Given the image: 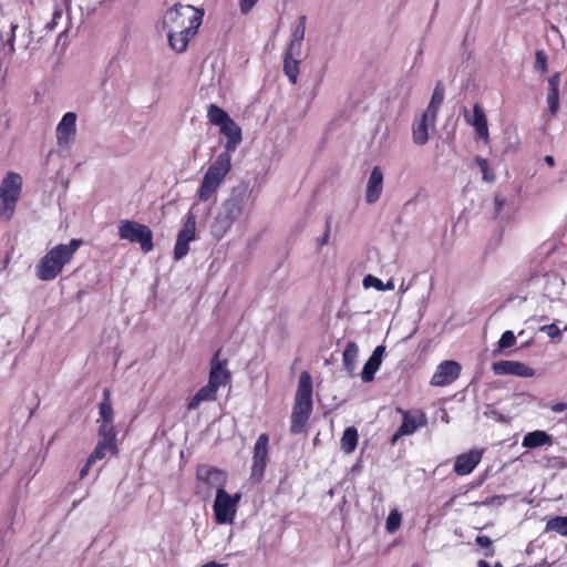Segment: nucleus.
I'll list each match as a JSON object with an SVG mask.
<instances>
[{"label":"nucleus","mask_w":567,"mask_h":567,"mask_svg":"<svg viewBox=\"0 0 567 567\" xmlns=\"http://www.w3.org/2000/svg\"><path fill=\"white\" fill-rule=\"evenodd\" d=\"M204 11L190 4L176 3L163 17V29L167 32L169 48L176 53L187 50L189 41L197 34Z\"/></svg>","instance_id":"nucleus-1"},{"label":"nucleus","mask_w":567,"mask_h":567,"mask_svg":"<svg viewBox=\"0 0 567 567\" xmlns=\"http://www.w3.org/2000/svg\"><path fill=\"white\" fill-rule=\"evenodd\" d=\"M312 393L311 375L308 371H303L299 375L291 412L290 433L293 435L300 434L307 429V423L313 410Z\"/></svg>","instance_id":"nucleus-2"},{"label":"nucleus","mask_w":567,"mask_h":567,"mask_svg":"<svg viewBox=\"0 0 567 567\" xmlns=\"http://www.w3.org/2000/svg\"><path fill=\"white\" fill-rule=\"evenodd\" d=\"M81 239L73 238L69 244H59L50 249L37 266V277L43 281L55 279L63 267L71 261L76 250L82 246Z\"/></svg>","instance_id":"nucleus-3"},{"label":"nucleus","mask_w":567,"mask_h":567,"mask_svg":"<svg viewBox=\"0 0 567 567\" xmlns=\"http://www.w3.org/2000/svg\"><path fill=\"white\" fill-rule=\"evenodd\" d=\"M247 198L248 184L231 189L229 197L223 203L221 210L215 218L216 231L224 235L231 228L233 224L243 215Z\"/></svg>","instance_id":"nucleus-4"},{"label":"nucleus","mask_w":567,"mask_h":567,"mask_svg":"<svg viewBox=\"0 0 567 567\" xmlns=\"http://www.w3.org/2000/svg\"><path fill=\"white\" fill-rule=\"evenodd\" d=\"M230 169L231 155L220 153L215 162L209 165L203 177L197 190L198 199L200 202H207L217 192Z\"/></svg>","instance_id":"nucleus-5"},{"label":"nucleus","mask_w":567,"mask_h":567,"mask_svg":"<svg viewBox=\"0 0 567 567\" xmlns=\"http://www.w3.org/2000/svg\"><path fill=\"white\" fill-rule=\"evenodd\" d=\"M23 186L22 176L8 172L0 184V219L9 221L16 213Z\"/></svg>","instance_id":"nucleus-6"},{"label":"nucleus","mask_w":567,"mask_h":567,"mask_svg":"<svg viewBox=\"0 0 567 567\" xmlns=\"http://www.w3.org/2000/svg\"><path fill=\"white\" fill-rule=\"evenodd\" d=\"M118 237L130 243H137L143 252L153 250V233L148 226L134 220H122L118 225Z\"/></svg>","instance_id":"nucleus-7"},{"label":"nucleus","mask_w":567,"mask_h":567,"mask_svg":"<svg viewBox=\"0 0 567 567\" xmlns=\"http://www.w3.org/2000/svg\"><path fill=\"white\" fill-rule=\"evenodd\" d=\"M240 498L239 493L229 495L225 488L217 491L213 506L217 524H231L234 522Z\"/></svg>","instance_id":"nucleus-8"},{"label":"nucleus","mask_w":567,"mask_h":567,"mask_svg":"<svg viewBox=\"0 0 567 567\" xmlns=\"http://www.w3.org/2000/svg\"><path fill=\"white\" fill-rule=\"evenodd\" d=\"M196 480L208 492H212L214 488L217 492L220 488H225L227 474L225 471L213 465L199 464L196 467Z\"/></svg>","instance_id":"nucleus-9"},{"label":"nucleus","mask_w":567,"mask_h":567,"mask_svg":"<svg viewBox=\"0 0 567 567\" xmlns=\"http://www.w3.org/2000/svg\"><path fill=\"white\" fill-rule=\"evenodd\" d=\"M462 367L453 360L441 362L433 373L430 384L432 386H446L452 384L461 374Z\"/></svg>","instance_id":"nucleus-10"},{"label":"nucleus","mask_w":567,"mask_h":567,"mask_svg":"<svg viewBox=\"0 0 567 567\" xmlns=\"http://www.w3.org/2000/svg\"><path fill=\"white\" fill-rule=\"evenodd\" d=\"M268 451H269V436L268 434H261L257 439L254 446V455H252V465H251V475L257 477H262L265 468L268 462Z\"/></svg>","instance_id":"nucleus-11"},{"label":"nucleus","mask_w":567,"mask_h":567,"mask_svg":"<svg viewBox=\"0 0 567 567\" xmlns=\"http://www.w3.org/2000/svg\"><path fill=\"white\" fill-rule=\"evenodd\" d=\"M221 349H218L210 360L208 383L219 390L230 381V372L226 369L227 360H220Z\"/></svg>","instance_id":"nucleus-12"},{"label":"nucleus","mask_w":567,"mask_h":567,"mask_svg":"<svg viewBox=\"0 0 567 567\" xmlns=\"http://www.w3.org/2000/svg\"><path fill=\"white\" fill-rule=\"evenodd\" d=\"M492 370L496 375H517L530 378L535 374V370L527 364L511 360H501L494 362Z\"/></svg>","instance_id":"nucleus-13"},{"label":"nucleus","mask_w":567,"mask_h":567,"mask_svg":"<svg viewBox=\"0 0 567 567\" xmlns=\"http://www.w3.org/2000/svg\"><path fill=\"white\" fill-rule=\"evenodd\" d=\"M402 413L403 421L399 429L392 436L391 442L394 444L399 439L405 435L413 434L419 427L425 425L426 419L423 413H419L417 415H413L409 411L399 410Z\"/></svg>","instance_id":"nucleus-14"},{"label":"nucleus","mask_w":567,"mask_h":567,"mask_svg":"<svg viewBox=\"0 0 567 567\" xmlns=\"http://www.w3.org/2000/svg\"><path fill=\"white\" fill-rule=\"evenodd\" d=\"M484 450H471L456 456L454 462V472L460 476L471 474L480 464Z\"/></svg>","instance_id":"nucleus-15"},{"label":"nucleus","mask_w":567,"mask_h":567,"mask_svg":"<svg viewBox=\"0 0 567 567\" xmlns=\"http://www.w3.org/2000/svg\"><path fill=\"white\" fill-rule=\"evenodd\" d=\"M76 134V114L65 113L56 126V142L60 146H68Z\"/></svg>","instance_id":"nucleus-16"},{"label":"nucleus","mask_w":567,"mask_h":567,"mask_svg":"<svg viewBox=\"0 0 567 567\" xmlns=\"http://www.w3.org/2000/svg\"><path fill=\"white\" fill-rule=\"evenodd\" d=\"M464 117L466 123L475 128L477 136L484 141L488 140V125L484 110L480 103H475L473 106V115L468 111L464 110Z\"/></svg>","instance_id":"nucleus-17"},{"label":"nucleus","mask_w":567,"mask_h":567,"mask_svg":"<svg viewBox=\"0 0 567 567\" xmlns=\"http://www.w3.org/2000/svg\"><path fill=\"white\" fill-rule=\"evenodd\" d=\"M218 127L220 133L227 138L225 150L221 153L230 155L243 141L241 127L233 118Z\"/></svg>","instance_id":"nucleus-18"},{"label":"nucleus","mask_w":567,"mask_h":567,"mask_svg":"<svg viewBox=\"0 0 567 567\" xmlns=\"http://www.w3.org/2000/svg\"><path fill=\"white\" fill-rule=\"evenodd\" d=\"M383 189V173L379 166H374L371 171L367 189L365 200L368 204H373L379 200Z\"/></svg>","instance_id":"nucleus-19"},{"label":"nucleus","mask_w":567,"mask_h":567,"mask_svg":"<svg viewBox=\"0 0 567 567\" xmlns=\"http://www.w3.org/2000/svg\"><path fill=\"white\" fill-rule=\"evenodd\" d=\"M385 351L384 346H378L371 357L363 365V370L361 372V379L363 382H371L374 380L375 372L380 369L382 362V355Z\"/></svg>","instance_id":"nucleus-20"},{"label":"nucleus","mask_w":567,"mask_h":567,"mask_svg":"<svg viewBox=\"0 0 567 567\" xmlns=\"http://www.w3.org/2000/svg\"><path fill=\"white\" fill-rule=\"evenodd\" d=\"M559 83L560 73L556 72L548 79L547 104L551 115H556L559 110Z\"/></svg>","instance_id":"nucleus-21"},{"label":"nucleus","mask_w":567,"mask_h":567,"mask_svg":"<svg viewBox=\"0 0 567 567\" xmlns=\"http://www.w3.org/2000/svg\"><path fill=\"white\" fill-rule=\"evenodd\" d=\"M218 389L207 383L202 386L194 396L188 400L187 410L193 411L196 410L202 402H210L215 401L217 398Z\"/></svg>","instance_id":"nucleus-22"},{"label":"nucleus","mask_w":567,"mask_h":567,"mask_svg":"<svg viewBox=\"0 0 567 567\" xmlns=\"http://www.w3.org/2000/svg\"><path fill=\"white\" fill-rule=\"evenodd\" d=\"M444 100V86L441 82H437L435 84V87L433 90L431 101L427 105V109L423 114H427L432 122L435 121L439 109Z\"/></svg>","instance_id":"nucleus-23"},{"label":"nucleus","mask_w":567,"mask_h":567,"mask_svg":"<svg viewBox=\"0 0 567 567\" xmlns=\"http://www.w3.org/2000/svg\"><path fill=\"white\" fill-rule=\"evenodd\" d=\"M427 114H422L421 117L413 123L412 126V137L413 142L416 145H424L429 141V130H427Z\"/></svg>","instance_id":"nucleus-24"},{"label":"nucleus","mask_w":567,"mask_h":567,"mask_svg":"<svg viewBox=\"0 0 567 567\" xmlns=\"http://www.w3.org/2000/svg\"><path fill=\"white\" fill-rule=\"evenodd\" d=\"M551 443V436L545 431L536 430L527 433L522 442V445L527 449H536Z\"/></svg>","instance_id":"nucleus-25"},{"label":"nucleus","mask_w":567,"mask_h":567,"mask_svg":"<svg viewBox=\"0 0 567 567\" xmlns=\"http://www.w3.org/2000/svg\"><path fill=\"white\" fill-rule=\"evenodd\" d=\"M359 348L354 341H349L342 353V363L349 374H353L357 367Z\"/></svg>","instance_id":"nucleus-26"},{"label":"nucleus","mask_w":567,"mask_h":567,"mask_svg":"<svg viewBox=\"0 0 567 567\" xmlns=\"http://www.w3.org/2000/svg\"><path fill=\"white\" fill-rule=\"evenodd\" d=\"M100 419L97 422L114 423V411L112 406L111 391L104 389L103 399L99 404Z\"/></svg>","instance_id":"nucleus-27"},{"label":"nucleus","mask_w":567,"mask_h":567,"mask_svg":"<svg viewBox=\"0 0 567 567\" xmlns=\"http://www.w3.org/2000/svg\"><path fill=\"white\" fill-rule=\"evenodd\" d=\"M99 431L97 434L100 436V441H104L111 444V449L113 450L114 456H117L118 449L116 445V431L114 427V423H105V422H99Z\"/></svg>","instance_id":"nucleus-28"},{"label":"nucleus","mask_w":567,"mask_h":567,"mask_svg":"<svg viewBox=\"0 0 567 567\" xmlns=\"http://www.w3.org/2000/svg\"><path fill=\"white\" fill-rule=\"evenodd\" d=\"M196 236V217L193 213H188L185 217V221L182 229L178 231V240L190 243Z\"/></svg>","instance_id":"nucleus-29"},{"label":"nucleus","mask_w":567,"mask_h":567,"mask_svg":"<svg viewBox=\"0 0 567 567\" xmlns=\"http://www.w3.org/2000/svg\"><path fill=\"white\" fill-rule=\"evenodd\" d=\"M358 441H359L358 430L354 426L347 427L343 431V434H342V437L340 441L341 450L347 454L352 453L357 449Z\"/></svg>","instance_id":"nucleus-30"},{"label":"nucleus","mask_w":567,"mask_h":567,"mask_svg":"<svg viewBox=\"0 0 567 567\" xmlns=\"http://www.w3.org/2000/svg\"><path fill=\"white\" fill-rule=\"evenodd\" d=\"M208 122L213 125L220 126L228 122L231 117L229 114L216 104L208 105L207 109Z\"/></svg>","instance_id":"nucleus-31"},{"label":"nucleus","mask_w":567,"mask_h":567,"mask_svg":"<svg viewBox=\"0 0 567 567\" xmlns=\"http://www.w3.org/2000/svg\"><path fill=\"white\" fill-rule=\"evenodd\" d=\"M545 532H554L560 536H567V516H554L547 519Z\"/></svg>","instance_id":"nucleus-32"},{"label":"nucleus","mask_w":567,"mask_h":567,"mask_svg":"<svg viewBox=\"0 0 567 567\" xmlns=\"http://www.w3.org/2000/svg\"><path fill=\"white\" fill-rule=\"evenodd\" d=\"M300 59L285 58L284 72L292 84H296L299 75Z\"/></svg>","instance_id":"nucleus-33"},{"label":"nucleus","mask_w":567,"mask_h":567,"mask_svg":"<svg viewBox=\"0 0 567 567\" xmlns=\"http://www.w3.org/2000/svg\"><path fill=\"white\" fill-rule=\"evenodd\" d=\"M107 453L114 455L111 444L104 441H99L93 452L89 455V463H95L96 461L105 458Z\"/></svg>","instance_id":"nucleus-34"},{"label":"nucleus","mask_w":567,"mask_h":567,"mask_svg":"<svg viewBox=\"0 0 567 567\" xmlns=\"http://www.w3.org/2000/svg\"><path fill=\"white\" fill-rule=\"evenodd\" d=\"M475 162L483 175V179L485 182H494L495 179V174L494 172L489 168V165H488V162L487 159L481 157V156H476L475 157Z\"/></svg>","instance_id":"nucleus-35"},{"label":"nucleus","mask_w":567,"mask_h":567,"mask_svg":"<svg viewBox=\"0 0 567 567\" xmlns=\"http://www.w3.org/2000/svg\"><path fill=\"white\" fill-rule=\"evenodd\" d=\"M534 69L536 71H538L539 73H542V74L547 73V71H548V58H547V54L545 53V51L537 50L535 52Z\"/></svg>","instance_id":"nucleus-36"},{"label":"nucleus","mask_w":567,"mask_h":567,"mask_svg":"<svg viewBox=\"0 0 567 567\" xmlns=\"http://www.w3.org/2000/svg\"><path fill=\"white\" fill-rule=\"evenodd\" d=\"M401 522H402V516L401 514L395 509V511H392L388 518H386V522H385V528L389 533H394L399 529L400 525H401Z\"/></svg>","instance_id":"nucleus-37"},{"label":"nucleus","mask_w":567,"mask_h":567,"mask_svg":"<svg viewBox=\"0 0 567 567\" xmlns=\"http://www.w3.org/2000/svg\"><path fill=\"white\" fill-rule=\"evenodd\" d=\"M306 23H307V17L300 16L298 18V24L296 25V28L292 32L291 40H293L296 42L303 41L305 33H306Z\"/></svg>","instance_id":"nucleus-38"},{"label":"nucleus","mask_w":567,"mask_h":567,"mask_svg":"<svg viewBox=\"0 0 567 567\" xmlns=\"http://www.w3.org/2000/svg\"><path fill=\"white\" fill-rule=\"evenodd\" d=\"M515 343H516V337H515L514 332L511 330H506L505 332H503L497 342L499 349L511 348V347L515 346Z\"/></svg>","instance_id":"nucleus-39"},{"label":"nucleus","mask_w":567,"mask_h":567,"mask_svg":"<svg viewBox=\"0 0 567 567\" xmlns=\"http://www.w3.org/2000/svg\"><path fill=\"white\" fill-rule=\"evenodd\" d=\"M475 543H476L478 546H481V547H483V548H486V549H487V551L485 553V556H487V557H492V556H494L495 550H494V548H493V546H492V544H493V543H492V540H491V538H489L488 536H485V535H478V536H476V538H475Z\"/></svg>","instance_id":"nucleus-40"},{"label":"nucleus","mask_w":567,"mask_h":567,"mask_svg":"<svg viewBox=\"0 0 567 567\" xmlns=\"http://www.w3.org/2000/svg\"><path fill=\"white\" fill-rule=\"evenodd\" d=\"M188 245H189V243L176 239V243L174 246V258L176 260L184 258L189 252Z\"/></svg>","instance_id":"nucleus-41"},{"label":"nucleus","mask_w":567,"mask_h":567,"mask_svg":"<svg viewBox=\"0 0 567 567\" xmlns=\"http://www.w3.org/2000/svg\"><path fill=\"white\" fill-rule=\"evenodd\" d=\"M301 44L302 42H296L293 40H290L288 48L285 53V58H297L299 59L301 54Z\"/></svg>","instance_id":"nucleus-42"},{"label":"nucleus","mask_w":567,"mask_h":567,"mask_svg":"<svg viewBox=\"0 0 567 567\" xmlns=\"http://www.w3.org/2000/svg\"><path fill=\"white\" fill-rule=\"evenodd\" d=\"M363 286L365 288L373 287V288H375L377 290H380V291L385 289L382 280L377 278V277H374V276H372V275H368V276L364 277Z\"/></svg>","instance_id":"nucleus-43"},{"label":"nucleus","mask_w":567,"mask_h":567,"mask_svg":"<svg viewBox=\"0 0 567 567\" xmlns=\"http://www.w3.org/2000/svg\"><path fill=\"white\" fill-rule=\"evenodd\" d=\"M542 332H545L550 339H556L561 336V331L556 323H549L540 327Z\"/></svg>","instance_id":"nucleus-44"},{"label":"nucleus","mask_w":567,"mask_h":567,"mask_svg":"<svg viewBox=\"0 0 567 567\" xmlns=\"http://www.w3.org/2000/svg\"><path fill=\"white\" fill-rule=\"evenodd\" d=\"M259 0H239V9L243 14H247L257 4Z\"/></svg>","instance_id":"nucleus-45"},{"label":"nucleus","mask_w":567,"mask_h":567,"mask_svg":"<svg viewBox=\"0 0 567 567\" xmlns=\"http://www.w3.org/2000/svg\"><path fill=\"white\" fill-rule=\"evenodd\" d=\"M17 28H18V25H16V24L11 25V35L7 40V45L9 47V52L11 54L14 53V51H16V47H14L16 33H14V31H16Z\"/></svg>","instance_id":"nucleus-46"},{"label":"nucleus","mask_w":567,"mask_h":567,"mask_svg":"<svg viewBox=\"0 0 567 567\" xmlns=\"http://www.w3.org/2000/svg\"><path fill=\"white\" fill-rule=\"evenodd\" d=\"M92 464H93V463H89V458H87V460H86V462H85V464H84V466H83V467L81 468V471H80V478H81V480H82V478H84V477L87 475V473H89V471H90V468H91Z\"/></svg>","instance_id":"nucleus-47"},{"label":"nucleus","mask_w":567,"mask_h":567,"mask_svg":"<svg viewBox=\"0 0 567 567\" xmlns=\"http://www.w3.org/2000/svg\"><path fill=\"white\" fill-rule=\"evenodd\" d=\"M329 236H330V224L328 223L327 224V229H326V231H324V234H323V236H322V238H321V240L319 243L320 246H323V245H326L328 243Z\"/></svg>","instance_id":"nucleus-48"},{"label":"nucleus","mask_w":567,"mask_h":567,"mask_svg":"<svg viewBox=\"0 0 567 567\" xmlns=\"http://www.w3.org/2000/svg\"><path fill=\"white\" fill-rule=\"evenodd\" d=\"M477 567H492L486 560H478ZM494 567H503L501 563H496Z\"/></svg>","instance_id":"nucleus-49"},{"label":"nucleus","mask_w":567,"mask_h":567,"mask_svg":"<svg viewBox=\"0 0 567 567\" xmlns=\"http://www.w3.org/2000/svg\"><path fill=\"white\" fill-rule=\"evenodd\" d=\"M567 405L565 403H557L553 406L554 412H563Z\"/></svg>","instance_id":"nucleus-50"},{"label":"nucleus","mask_w":567,"mask_h":567,"mask_svg":"<svg viewBox=\"0 0 567 567\" xmlns=\"http://www.w3.org/2000/svg\"><path fill=\"white\" fill-rule=\"evenodd\" d=\"M545 162H546V164H547L548 166H550V167H553V166L555 165V159H554V157H553V156H550V155H547V156L545 157Z\"/></svg>","instance_id":"nucleus-51"},{"label":"nucleus","mask_w":567,"mask_h":567,"mask_svg":"<svg viewBox=\"0 0 567 567\" xmlns=\"http://www.w3.org/2000/svg\"><path fill=\"white\" fill-rule=\"evenodd\" d=\"M411 567H422V566H421V564L415 563V564H413Z\"/></svg>","instance_id":"nucleus-52"},{"label":"nucleus","mask_w":567,"mask_h":567,"mask_svg":"<svg viewBox=\"0 0 567 567\" xmlns=\"http://www.w3.org/2000/svg\"><path fill=\"white\" fill-rule=\"evenodd\" d=\"M392 287H393V285L391 282H389L388 288L391 289Z\"/></svg>","instance_id":"nucleus-53"}]
</instances>
